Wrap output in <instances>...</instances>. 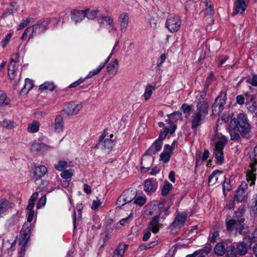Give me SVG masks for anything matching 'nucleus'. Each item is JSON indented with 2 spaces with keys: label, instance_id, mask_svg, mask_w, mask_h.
Returning <instances> with one entry per match:
<instances>
[{
  "label": "nucleus",
  "instance_id": "58836bf2",
  "mask_svg": "<svg viewBox=\"0 0 257 257\" xmlns=\"http://www.w3.org/2000/svg\"><path fill=\"white\" fill-rule=\"evenodd\" d=\"M118 44V41H116L114 46H113L112 50L109 55V56L107 58V59L105 60V62L104 63H101L99 64V65L96 68V69L99 72V73L100 72V71L103 69V68L104 67L105 64L108 63L109 61L111 56L114 54V51L117 46Z\"/></svg>",
  "mask_w": 257,
  "mask_h": 257
},
{
  "label": "nucleus",
  "instance_id": "bb28decb",
  "mask_svg": "<svg viewBox=\"0 0 257 257\" xmlns=\"http://www.w3.org/2000/svg\"><path fill=\"white\" fill-rule=\"evenodd\" d=\"M220 177H224L222 176V172L219 170L214 171L208 178L209 184L211 185L215 184Z\"/></svg>",
  "mask_w": 257,
  "mask_h": 257
},
{
  "label": "nucleus",
  "instance_id": "2f4dec72",
  "mask_svg": "<svg viewBox=\"0 0 257 257\" xmlns=\"http://www.w3.org/2000/svg\"><path fill=\"white\" fill-rule=\"evenodd\" d=\"M83 11L85 12V17L89 20L94 19L98 13V11L95 9H88Z\"/></svg>",
  "mask_w": 257,
  "mask_h": 257
},
{
  "label": "nucleus",
  "instance_id": "72a5a7b5",
  "mask_svg": "<svg viewBox=\"0 0 257 257\" xmlns=\"http://www.w3.org/2000/svg\"><path fill=\"white\" fill-rule=\"evenodd\" d=\"M226 245L222 243H217L214 247V251L219 256H222L226 252Z\"/></svg>",
  "mask_w": 257,
  "mask_h": 257
},
{
  "label": "nucleus",
  "instance_id": "473e14b6",
  "mask_svg": "<svg viewBox=\"0 0 257 257\" xmlns=\"http://www.w3.org/2000/svg\"><path fill=\"white\" fill-rule=\"evenodd\" d=\"M172 153L168 150H166L164 147L163 152L160 154V160L164 163H168L170 159Z\"/></svg>",
  "mask_w": 257,
  "mask_h": 257
},
{
  "label": "nucleus",
  "instance_id": "f257e3e1",
  "mask_svg": "<svg viewBox=\"0 0 257 257\" xmlns=\"http://www.w3.org/2000/svg\"><path fill=\"white\" fill-rule=\"evenodd\" d=\"M207 89L206 86L203 92H198L196 96L195 103H196V109L195 110L191 116V127L193 129H196L201 124L203 121L208 113V103L204 101Z\"/></svg>",
  "mask_w": 257,
  "mask_h": 257
},
{
  "label": "nucleus",
  "instance_id": "4c0bfd02",
  "mask_svg": "<svg viewBox=\"0 0 257 257\" xmlns=\"http://www.w3.org/2000/svg\"><path fill=\"white\" fill-rule=\"evenodd\" d=\"M118 44V41H116L114 46H113L112 50L109 55V56L107 58V59L105 60V62L104 63H101L99 64V65L96 68V69L99 72V73L100 72V71L103 69V68L104 67L105 64L108 63L109 61L111 56L114 54V51L117 46Z\"/></svg>",
  "mask_w": 257,
  "mask_h": 257
},
{
  "label": "nucleus",
  "instance_id": "a211bd4d",
  "mask_svg": "<svg viewBox=\"0 0 257 257\" xmlns=\"http://www.w3.org/2000/svg\"><path fill=\"white\" fill-rule=\"evenodd\" d=\"M157 189L156 182H154L151 179H147L144 182V190L148 195L154 193Z\"/></svg>",
  "mask_w": 257,
  "mask_h": 257
},
{
  "label": "nucleus",
  "instance_id": "bf43d9fd",
  "mask_svg": "<svg viewBox=\"0 0 257 257\" xmlns=\"http://www.w3.org/2000/svg\"><path fill=\"white\" fill-rule=\"evenodd\" d=\"M223 190L225 192V190L228 191L230 190V181L228 179H225L222 185Z\"/></svg>",
  "mask_w": 257,
  "mask_h": 257
},
{
  "label": "nucleus",
  "instance_id": "e2e57ef3",
  "mask_svg": "<svg viewBox=\"0 0 257 257\" xmlns=\"http://www.w3.org/2000/svg\"><path fill=\"white\" fill-rule=\"evenodd\" d=\"M101 203L99 200H93L91 206V209L93 210H97L101 206Z\"/></svg>",
  "mask_w": 257,
  "mask_h": 257
},
{
  "label": "nucleus",
  "instance_id": "4be33fe9",
  "mask_svg": "<svg viewBox=\"0 0 257 257\" xmlns=\"http://www.w3.org/2000/svg\"><path fill=\"white\" fill-rule=\"evenodd\" d=\"M18 68V64L17 62L15 61L13 58L11 59V62L9 65V71L8 74L10 78L11 79H14L16 78V74L17 73V69Z\"/></svg>",
  "mask_w": 257,
  "mask_h": 257
},
{
  "label": "nucleus",
  "instance_id": "4d7b16f0",
  "mask_svg": "<svg viewBox=\"0 0 257 257\" xmlns=\"http://www.w3.org/2000/svg\"><path fill=\"white\" fill-rule=\"evenodd\" d=\"M46 196L43 195L39 200L37 204V209H40L43 207H44L46 203Z\"/></svg>",
  "mask_w": 257,
  "mask_h": 257
},
{
  "label": "nucleus",
  "instance_id": "f704fd0d",
  "mask_svg": "<svg viewBox=\"0 0 257 257\" xmlns=\"http://www.w3.org/2000/svg\"><path fill=\"white\" fill-rule=\"evenodd\" d=\"M10 103V99L8 97L6 93L0 90V107H4Z\"/></svg>",
  "mask_w": 257,
  "mask_h": 257
},
{
  "label": "nucleus",
  "instance_id": "dca6fc26",
  "mask_svg": "<svg viewBox=\"0 0 257 257\" xmlns=\"http://www.w3.org/2000/svg\"><path fill=\"white\" fill-rule=\"evenodd\" d=\"M85 18V12L81 10H73L70 14V19L75 24L81 23Z\"/></svg>",
  "mask_w": 257,
  "mask_h": 257
},
{
  "label": "nucleus",
  "instance_id": "b1692460",
  "mask_svg": "<svg viewBox=\"0 0 257 257\" xmlns=\"http://www.w3.org/2000/svg\"><path fill=\"white\" fill-rule=\"evenodd\" d=\"M249 1V0H237L234 5L235 12L233 13V15L237 13L242 14L245 11L247 6L246 4Z\"/></svg>",
  "mask_w": 257,
  "mask_h": 257
},
{
  "label": "nucleus",
  "instance_id": "8fccbe9b",
  "mask_svg": "<svg viewBox=\"0 0 257 257\" xmlns=\"http://www.w3.org/2000/svg\"><path fill=\"white\" fill-rule=\"evenodd\" d=\"M147 201V198L145 196H139L137 197H135L134 199V203L139 206H143L144 205Z\"/></svg>",
  "mask_w": 257,
  "mask_h": 257
},
{
  "label": "nucleus",
  "instance_id": "c03bdc74",
  "mask_svg": "<svg viewBox=\"0 0 257 257\" xmlns=\"http://www.w3.org/2000/svg\"><path fill=\"white\" fill-rule=\"evenodd\" d=\"M73 175V171L71 170H66L63 171L60 174L61 177L65 180H71Z\"/></svg>",
  "mask_w": 257,
  "mask_h": 257
},
{
  "label": "nucleus",
  "instance_id": "a18cd8bd",
  "mask_svg": "<svg viewBox=\"0 0 257 257\" xmlns=\"http://www.w3.org/2000/svg\"><path fill=\"white\" fill-rule=\"evenodd\" d=\"M155 89L154 87L152 86H148L145 89V92L143 94V97L145 98V100H148L150 98L153 91Z\"/></svg>",
  "mask_w": 257,
  "mask_h": 257
},
{
  "label": "nucleus",
  "instance_id": "09e8293b",
  "mask_svg": "<svg viewBox=\"0 0 257 257\" xmlns=\"http://www.w3.org/2000/svg\"><path fill=\"white\" fill-rule=\"evenodd\" d=\"M27 214L28 215L27 223H31V222L32 221L35 215L34 207L29 208V206L28 205L27 208Z\"/></svg>",
  "mask_w": 257,
  "mask_h": 257
},
{
  "label": "nucleus",
  "instance_id": "c756f323",
  "mask_svg": "<svg viewBox=\"0 0 257 257\" xmlns=\"http://www.w3.org/2000/svg\"><path fill=\"white\" fill-rule=\"evenodd\" d=\"M72 166H73V165L72 164L71 162H67L62 160L59 161L57 164L54 165L55 168L59 171H62L67 168Z\"/></svg>",
  "mask_w": 257,
  "mask_h": 257
},
{
  "label": "nucleus",
  "instance_id": "69168bd1",
  "mask_svg": "<svg viewBox=\"0 0 257 257\" xmlns=\"http://www.w3.org/2000/svg\"><path fill=\"white\" fill-rule=\"evenodd\" d=\"M166 55L165 54H162L160 57L158 59L157 62V65L158 67H161L163 63L165 62L166 60Z\"/></svg>",
  "mask_w": 257,
  "mask_h": 257
},
{
  "label": "nucleus",
  "instance_id": "3c124183",
  "mask_svg": "<svg viewBox=\"0 0 257 257\" xmlns=\"http://www.w3.org/2000/svg\"><path fill=\"white\" fill-rule=\"evenodd\" d=\"M32 20L33 19L31 18H27L26 19L23 20L20 24L19 25L17 30H22L24 29L25 27L31 23Z\"/></svg>",
  "mask_w": 257,
  "mask_h": 257
},
{
  "label": "nucleus",
  "instance_id": "20e7f679",
  "mask_svg": "<svg viewBox=\"0 0 257 257\" xmlns=\"http://www.w3.org/2000/svg\"><path fill=\"white\" fill-rule=\"evenodd\" d=\"M230 125L237 128L243 137L247 139L250 137V126L244 114L239 113L236 119L230 121Z\"/></svg>",
  "mask_w": 257,
  "mask_h": 257
},
{
  "label": "nucleus",
  "instance_id": "338daca9",
  "mask_svg": "<svg viewBox=\"0 0 257 257\" xmlns=\"http://www.w3.org/2000/svg\"><path fill=\"white\" fill-rule=\"evenodd\" d=\"M132 216V214H131L129 216H128L126 218H122L119 221V223L121 225L124 226L127 224L130 221L131 217Z\"/></svg>",
  "mask_w": 257,
  "mask_h": 257
},
{
  "label": "nucleus",
  "instance_id": "f8f14e48",
  "mask_svg": "<svg viewBox=\"0 0 257 257\" xmlns=\"http://www.w3.org/2000/svg\"><path fill=\"white\" fill-rule=\"evenodd\" d=\"M82 107L81 103L71 102L66 104L64 111L68 115H75L80 111Z\"/></svg>",
  "mask_w": 257,
  "mask_h": 257
},
{
  "label": "nucleus",
  "instance_id": "c85d7f7f",
  "mask_svg": "<svg viewBox=\"0 0 257 257\" xmlns=\"http://www.w3.org/2000/svg\"><path fill=\"white\" fill-rule=\"evenodd\" d=\"M249 100L246 103V106L248 111L254 112L257 108L256 103L255 101V96L253 95L249 96Z\"/></svg>",
  "mask_w": 257,
  "mask_h": 257
},
{
  "label": "nucleus",
  "instance_id": "a19ab883",
  "mask_svg": "<svg viewBox=\"0 0 257 257\" xmlns=\"http://www.w3.org/2000/svg\"><path fill=\"white\" fill-rule=\"evenodd\" d=\"M33 87V81L29 78H26L25 79V85H24V87H23V88L22 89L21 91L23 93H26L28 92L30 90H31L32 89Z\"/></svg>",
  "mask_w": 257,
  "mask_h": 257
},
{
  "label": "nucleus",
  "instance_id": "0e129e2a",
  "mask_svg": "<svg viewBox=\"0 0 257 257\" xmlns=\"http://www.w3.org/2000/svg\"><path fill=\"white\" fill-rule=\"evenodd\" d=\"M85 78H80L77 81L71 83L69 85V87L70 88H74V87L77 86L78 85H79V84H81L82 83H83L85 81Z\"/></svg>",
  "mask_w": 257,
  "mask_h": 257
},
{
  "label": "nucleus",
  "instance_id": "6e6552de",
  "mask_svg": "<svg viewBox=\"0 0 257 257\" xmlns=\"http://www.w3.org/2000/svg\"><path fill=\"white\" fill-rule=\"evenodd\" d=\"M243 222V218H238L237 220L235 219H230L228 220H226L227 229L229 231H232L235 230L236 232L241 233L244 228Z\"/></svg>",
  "mask_w": 257,
  "mask_h": 257
},
{
  "label": "nucleus",
  "instance_id": "5701e85b",
  "mask_svg": "<svg viewBox=\"0 0 257 257\" xmlns=\"http://www.w3.org/2000/svg\"><path fill=\"white\" fill-rule=\"evenodd\" d=\"M163 142L156 140L147 151L148 155H152L160 151L162 147Z\"/></svg>",
  "mask_w": 257,
  "mask_h": 257
},
{
  "label": "nucleus",
  "instance_id": "e433bc0d",
  "mask_svg": "<svg viewBox=\"0 0 257 257\" xmlns=\"http://www.w3.org/2000/svg\"><path fill=\"white\" fill-rule=\"evenodd\" d=\"M101 24H104L105 27L114 23L113 18L111 16H102L99 19Z\"/></svg>",
  "mask_w": 257,
  "mask_h": 257
},
{
  "label": "nucleus",
  "instance_id": "ddd939ff",
  "mask_svg": "<svg viewBox=\"0 0 257 257\" xmlns=\"http://www.w3.org/2000/svg\"><path fill=\"white\" fill-rule=\"evenodd\" d=\"M119 25V29L121 32H125L129 25L130 16L127 13H121L117 19Z\"/></svg>",
  "mask_w": 257,
  "mask_h": 257
},
{
  "label": "nucleus",
  "instance_id": "39448f33",
  "mask_svg": "<svg viewBox=\"0 0 257 257\" xmlns=\"http://www.w3.org/2000/svg\"><path fill=\"white\" fill-rule=\"evenodd\" d=\"M181 115V114L180 112H176L169 115L168 119H167L166 121L168 122L170 125V127L168 128L166 127L164 128V131H161L159 136L157 139V140L162 142L168 134H172L175 132L176 130V124L173 122L174 117L176 116L177 119V118H180Z\"/></svg>",
  "mask_w": 257,
  "mask_h": 257
},
{
  "label": "nucleus",
  "instance_id": "a878e982",
  "mask_svg": "<svg viewBox=\"0 0 257 257\" xmlns=\"http://www.w3.org/2000/svg\"><path fill=\"white\" fill-rule=\"evenodd\" d=\"M54 131L56 133H60L63 131L64 123L63 119L61 115H57L54 124Z\"/></svg>",
  "mask_w": 257,
  "mask_h": 257
},
{
  "label": "nucleus",
  "instance_id": "49530a36",
  "mask_svg": "<svg viewBox=\"0 0 257 257\" xmlns=\"http://www.w3.org/2000/svg\"><path fill=\"white\" fill-rule=\"evenodd\" d=\"M173 186L169 182L165 183L162 187L161 194L163 196H166L172 189Z\"/></svg>",
  "mask_w": 257,
  "mask_h": 257
},
{
  "label": "nucleus",
  "instance_id": "412c9836",
  "mask_svg": "<svg viewBox=\"0 0 257 257\" xmlns=\"http://www.w3.org/2000/svg\"><path fill=\"white\" fill-rule=\"evenodd\" d=\"M12 208L13 204L9 200L4 198H0V217Z\"/></svg>",
  "mask_w": 257,
  "mask_h": 257
},
{
  "label": "nucleus",
  "instance_id": "6e6d98bb",
  "mask_svg": "<svg viewBox=\"0 0 257 257\" xmlns=\"http://www.w3.org/2000/svg\"><path fill=\"white\" fill-rule=\"evenodd\" d=\"M13 34L12 33H8L5 37L4 38V39L2 40L1 42V45L3 48H5L7 44L9 43L11 37L12 36Z\"/></svg>",
  "mask_w": 257,
  "mask_h": 257
},
{
  "label": "nucleus",
  "instance_id": "4468645a",
  "mask_svg": "<svg viewBox=\"0 0 257 257\" xmlns=\"http://www.w3.org/2000/svg\"><path fill=\"white\" fill-rule=\"evenodd\" d=\"M50 149V147L40 141H34L31 147L33 153H44Z\"/></svg>",
  "mask_w": 257,
  "mask_h": 257
},
{
  "label": "nucleus",
  "instance_id": "de8ad7c7",
  "mask_svg": "<svg viewBox=\"0 0 257 257\" xmlns=\"http://www.w3.org/2000/svg\"><path fill=\"white\" fill-rule=\"evenodd\" d=\"M3 126L8 129H12L17 126V123L9 119H5L3 120Z\"/></svg>",
  "mask_w": 257,
  "mask_h": 257
},
{
  "label": "nucleus",
  "instance_id": "774afa93",
  "mask_svg": "<svg viewBox=\"0 0 257 257\" xmlns=\"http://www.w3.org/2000/svg\"><path fill=\"white\" fill-rule=\"evenodd\" d=\"M236 100L237 103L239 105H242L244 103V98L241 95H237Z\"/></svg>",
  "mask_w": 257,
  "mask_h": 257
},
{
  "label": "nucleus",
  "instance_id": "ea45409f",
  "mask_svg": "<svg viewBox=\"0 0 257 257\" xmlns=\"http://www.w3.org/2000/svg\"><path fill=\"white\" fill-rule=\"evenodd\" d=\"M225 253L228 257H235L238 254L236 247L233 245L226 247Z\"/></svg>",
  "mask_w": 257,
  "mask_h": 257
},
{
  "label": "nucleus",
  "instance_id": "6ab92c4d",
  "mask_svg": "<svg viewBox=\"0 0 257 257\" xmlns=\"http://www.w3.org/2000/svg\"><path fill=\"white\" fill-rule=\"evenodd\" d=\"M203 5L205 6V9L204 10V15H205L207 16H208V24H212L213 23V19L212 18V16L214 13V11L213 10V8L212 7V2H205L203 3Z\"/></svg>",
  "mask_w": 257,
  "mask_h": 257
},
{
  "label": "nucleus",
  "instance_id": "680f3d73",
  "mask_svg": "<svg viewBox=\"0 0 257 257\" xmlns=\"http://www.w3.org/2000/svg\"><path fill=\"white\" fill-rule=\"evenodd\" d=\"M177 146V142L176 141H174L171 145H169L168 144H166L164 146L166 150H168L170 152L173 153L174 150L176 146Z\"/></svg>",
  "mask_w": 257,
  "mask_h": 257
},
{
  "label": "nucleus",
  "instance_id": "79ce46f5",
  "mask_svg": "<svg viewBox=\"0 0 257 257\" xmlns=\"http://www.w3.org/2000/svg\"><path fill=\"white\" fill-rule=\"evenodd\" d=\"M39 89L41 90L52 91L55 89V85L52 82H46L41 85Z\"/></svg>",
  "mask_w": 257,
  "mask_h": 257
},
{
  "label": "nucleus",
  "instance_id": "37998d69",
  "mask_svg": "<svg viewBox=\"0 0 257 257\" xmlns=\"http://www.w3.org/2000/svg\"><path fill=\"white\" fill-rule=\"evenodd\" d=\"M246 180L249 183L250 182V186L254 184V180H255V174H254L253 170L248 171L246 174Z\"/></svg>",
  "mask_w": 257,
  "mask_h": 257
},
{
  "label": "nucleus",
  "instance_id": "cd10ccee",
  "mask_svg": "<svg viewBox=\"0 0 257 257\" xmlns=\"http://www.w3.org/2000/svg\"><path fill=\"white\" fill-rule=\"evenodd\" d=\"M210 250V247L206 246L202 249L195 251L192 254L187 255L186 257H206Z\"/></svg>",
  "mask_w": 257,
  "mask_h": 257
},
{
  "label": "nucleus",
  "instance_id": "f3484780",
  "mask_svg": "<svg viewBox=\"0 0 257 257\" xmlns=\"http://www.w3.org/2000/svg\"><path fill=\"white\" fill-rule=\"evenodd\" d=\"M225 101L223 98L218 97L212 105V113L214 115L220 113L223 109Z\"/></svg>",
  "mask_w": 257,
  "mask_h": 257
},
{
  "label": "nucleus",
  "instance_id": "5fc2aeb1",
  "mask_svg": "<svg viewBox=\"0 0 257 257\" xmlns=\"http://www.w3.org/2000/svg\"><path fill=\"white\" fill-rule=\"evenodd\" d=\"M38 197V192H35L32 194L29 200V204L28 205L29 206V208L34 207L35 201Z\"/></svg>",
  "mask_w": 257,
  "mask_h": 257
},
{
  "label": "nucleus",
  "instance_id": "aec40b11",
  "mask_svg": "<svg viewBox=\"0 0 257 257\" xmlns=\"http://www.w3.org/2000/svg\"><path fill=\"white\" fill-rule=\"evenodd\" d=\"M186 217L187 214L186 213H179L173 222V227L176 229H180L185 222Z\"/></svg>",
  "mask_w": 257,
  "mask_h": 257
},
{
  "label": "nucleus",
  "instance_id": "393cba45",
  "mask_svg": "<svg viewBox=\"0 0 257 257\" xmlns=\"http://www.w3.org/2000/svg\"><path fill=\"white\" fill-rule=\"evenodd\" d=\"M159 215H156L154 216L153 219L149 223V229L154 233H156L159 231L160 226V224L159 223Z\"/></svg>",
  "mask_w": 257,
  "mask_h": 257
},
{
  "label": "nucleus",
  "instance_id": "0eeeda50",
  "mask_svg": "<svg viewBox=\"0 0 257 257\" xmlns=\"http://www.w3.org/2000/svg\"><path fill=\"white\" fill-rule=\"evenodd\" d=\"M181 24V18L176 15L171 14L167 19L166 26L171 33L178 31Z\"/></svg>",
  "mask_w": 257,
  "mask_h": 257
},
{
  "label": "nucleus",
  "instance_id": "2eb2a0df",
  "mask_svg": "<svg viewBox=\"0 0 257 257\" xmlns=\"http://www.w3.org/2000/svg\"><path fill=\"white\" fill-rule=\"evenodd\" d=\"M246 188V184L245 182L241 183L236 190V193L234 198V201L242 202L245 199V192Z\"/></svg>",
  "mask_w": 257,
  "mask_h": 257
},
{
  "label": "nucleus",
  "instance_id": "603ef678",
  "mask_svg": "<svg viewBox=\"0 0 257 257\" xmlns=\"http://www.w3.org/2000/svg\"><path fill=\"white\" fill-rule=\"evenodd\" d=\"M102 143L104 148L107 149H111L114 145L113 141L107 138L104 139Z\"/></svg>",
  "mask_w": 257,
  "mask_h": 257
},
{
  "label": "nucleus",
  "instance_id": "13d9d810",
  "mask_svg": "<svg viewBox=\"0 0 257 257\" xmlns=\"http://www.w3.org/2000/svg\"><path fill=\"white\" fill-rule=\"evenodd\" d=\"M118 66V62L117 59H115L113 62L110 63L107 67L108 72H110Z\"/></svg>",
  "mask_w": 257,
  "mask_h": 257
},
{
  "label": "nucleus",
  "instance_id": "423d86ee",
  "mask_svg": "<svg viewBox=\"0 0 257 257\" xmlns=\"http://www.w3.org/2000/svg\"><path fill=\"white\" fill-rule=\"evenodd\" d=\"M31 229V223H25L20 232V244L22 246L20 251L21 254L25 253V248L30 238Z\"/></svg>",
  "mask_w": 257,
  "mask_h": 257
},
{
  "label": "nucleus",
  "instance_id": "7ed1b4c3",
  "mask_svg": "<svg viewBox=\"0 0 257 257\" xmlns=\"http://www.w3.org/2000/svg\"><path fill=\"white\" fill-rule=\"evenodd\" d=\"M227 143V139L223 135L216 132L212 140V149L217 163L221 165L224 160L223 150Z\"/></svg>",
  "mask_w": 257,
  "mask_h": 257
},
{
  "label": "nucleus",
  "instance_id": "7c9ffc66",
  "mask_svg": "<svg viewBox=\"0 0 257 257\" xmlns=\"http://www.w3.org/2000/svg\"><path fill=\"white\" fill-rule=\"evenodd\" d=\"M127 245L124 244H120L114 250L113 257H122L124 254L125 250Z\"/></svg>",
  "mask_w": 257,
  "mask_h": 257
},
{
  "label": "nucleus",
  "instance_id": "9d476101",
  "mask_svg": "<svg viewBox=\"0 0 257 257\" xmlns=\"http://www.w3.org/2000/svg\"><path fill=\"white\" fill-rule=\"evenodd\" d=\"M252 242V239L249 237H244L243 240L236 246L238 254L240 255L245 254L247 252L248 249L250 247Z\"/></svg>",
  "mask_w": 257,
  "mask_h": 257
},
{
  "label": "nucleus",
  "instance_id": "9b49d317",
  "mask_svg": "<svg viewBox=\"0 0 257 257\" xmlns=\"http://www.w3.org/2000/svg\"><path fill=\"white\" fill-rule=\"evenodd\" d=\"M47 172V168L43 165L35 167L31 172V177L33 180L41 179Z\"/></svg>",
  "mask_w": 257,
  "mask_h": 257
},
{
  "label": "nucleus",
  "instance_id": "1a4fd4ad",
  "mask_svg": "<svg viewBox=\"0 0 257 257\" xmlns=\"http://www.w3.org/2000/svg\"><path fill=\"white\" fill-rule=\"evenodd\" d=\"M136 192L133 190H126L119 196L116 204L118 207H121L124 204L131 202L135 198Z\"/></svg>",
  "mask_w": 257,
  "mask_h": 257
},
{
  "label": "nucleus",
  "instance_id": "052dcab7",
  "mask_svg": "<svg viewBox=\"0 0 257 257\" xmlns=\"http://www.w3.org/2000/svg\"><path fill=\"white\" fill-rule=\"evenodd\" d=\"M169 206H170L169 205H167L166 206V204L163 203L159 204L158 207L160 209V213H162V212L164 211L165 214L167 215L168 214L167 212L169 208Z\"/></svg>",
  "mask_w": 257,
  "mask_h": 257
},
{
  "label": "nucleus",
  "instance_id": "f03ea898",
  "mask_svg": "<svg viewBox=\"0 0 257 257\" xmlns=\"http://www.w3.org/2000/svg\"><path fill=\"white\" fill-rule=\"evenodd\" d=\"M58 21L59 20L57 18L40 21L37 24L27 28L23 33L21 39L23 40H29L33 37L34 34L40 33L48 28L49 25L51 24V25L56 26Z\"/></svg>",
  "mask_w": 257,
  "mask_h": 257
},
{
  "label": "nucleus",
  "instance_id": "c9c22d12",
  "mask_svg": "<svg viewBox=\"0 0 257 257\" xmlns=\"http://www.w3.org/2000/svg\"><path fill=\"white\" fill-rule=\"evenodd\" d=\"M39 122L36 120H34L31 123L29 124L27 131L29 133H35L39 131Z\"/></svg>",
  "mask_w": 257,
  "mask_h": 257
},
{
  "label": "nucleus",
  "instance_id": "864d4df0",
  "mask_svg": "<svg viewBox=\"0 0 257 257\" xmlns=\"http://www.w3.org/2000/svg\"><path fill=\"white\" fill-rule=\"evenodd\" d=\"M181 110L186 114V116L188 117L192 110V106L184 103L181 106Z\"/></svg>",
  "mask_w": 257,
  "mask_h": 257
}]
</instances>
